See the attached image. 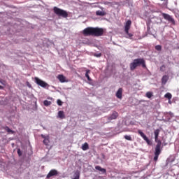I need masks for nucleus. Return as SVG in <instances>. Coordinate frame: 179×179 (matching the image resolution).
I'll return each mask as SVG.
<instances>
[{"label": "nucleus", "mask_w": 179, "mask_h": 179, "mask_svg": "<svg viewBox=\"0 0 179 179\" xmlns=\"http://www.w3.org/2000/svg\"><path fill=\"white\" fill-rule=\"evenodd\" d=\"M53 10H54V13L56 15H57L58 17H62L63 18L68 17L69 14H68L67 11H66L63 9H61V8H57V6H55L53 8Z\"/></svg>", "instance_id": "2"}, {"label": "nucleus", "mask_w": 179, "mask_h": 179, "mask_svg": "<svg viewBox=\"0 0 179 179\" xmlns=\"http://www.w3.org/2000/svg\"><path fill=\"white\" fill-rule=\"evenodd\" d=\"M126 34L128 36V38H129L131 39V38L133 37V34H129V32L128 33H126Z\"/></svg>", "instance_id": "32"}, {"label": "nucleus", "mask_w": 179, "mask_h": 179, "mask_svg": "<svg viewBox=\"0 0 179 179\" xmlns=\"http://www.w3.org/2000/svg\"><path fill=\"white\" fill-rule=\"evenodd\" d=\"M34 80L35 83H36V85L38 86H41L43 88L50 87V85L47 83L44 82L43 80L38 78V77H35Z\"/></svg>", "instance_id": "4"}, {"label": "nucleus", "mask_w": 179, "mask_h": 179, "mask_svg": "<svg viewBox=\"0 0 179 179\" xmlns=\"http://www.w3.org/2000/svg\"><path fill=\"white\" fill-rule=\"evenodd\" d=\"M57 79H58L59 81L61 82L62 83L66 82V80H65L66 78L64 76L63 74H59V75H58Z\"/></svg>", "instance_id": "15"}, {"label": "nucleus", "mask_w": 179, "mask_h": 179, "mask_svg": "<svg viewBox=\"0 0 179 179\" xmlns=\"http://www.w3.org/2000/svg\"><path fill=\"white\" fill-rule=\"evenodd\" d=\"M95 169L102 172L103 174H106V170L99 166H96Z\"/></svg>", "instance_id": "17"}, {"label": "nucleus", "mask_w": 179, "mask_h": 179, "mask_svg": "<svg viewBox=\"0 0 179 179\" xmlns=\"http://www.w3.org/2000/svg\"><path fill=\"white\" fill-rule=\"evenodd\" d=\"M83 34L85 36H93V27H87L83 29Z\"/></svg>", "instance_id": "6"}, {"label": "nucleus", "mask_w": 179, "mask_h": 179, "mask_svg": "<svg viewBox=\"0 0 179 179\" xmlns=\"http://www.w3.org/2000/svg\"><path fill=\"white\" fill-rule=\"evenodd\" d=\"M57 174H58L57 171L52 169L50 171H49L48 174L47 175V178L49 179L55 176H57Z\"/></svg>", "instance_id": "12"}, {"label": "nucleus", "mask_w": 179, "mask_h": 179, "mask_svg": "<svg viewBox=\"0 0 179 179\" xmlns=\"http://www.w3.org/2000/svg\"><path fill=\"white\" fill-rule=\"evenodd\" d=\"M119 117L118 112L113 111V113L107 117L108 122H111L112 120H116Z\"/></svg>", "instance_id": "7"}, {"label": "nucleus", "mask_w": 179, "mask_h": 179, "mask_svg": "<svg viewBox=\"0 0 179 179\" xmlns=\"http://www.w3.org/2000/svg\"><path fill=\"white\" fill-rule=\"evenodd\" d=\"M173 96L170 93L165 94L164 98H167L169 100H171Z\"/></svg>", "instance_id": "24"}, {"label": "nucleus", "mask_w": 179, "mask_h": 179, "mask_svg": "<svg viewBox=\"0 0 179 179\" xmlns=\"http://www.w3.org/2000/svg\"><path fill=\"white\" fill-rule=\"evenodd\" d=\"M57 104L59 106H62L63 105V102L60 99H58Z\"/></svg>", "instance_id": "31"}, {"label": "nucleus", "mask_w": 179, "mask_h": 179, "mask_svg": "<svg viewBox=\"0 0 179 179\" xmlns=\"http://www.w3.org/2000/svg\"><path fill=\"white\" fill-rule=\"evenodd\" d=\"M3 86L0 85V90H3Z\"/></svg>", "instance_id": "35"}, {"label": "nucleus", "mask_w": 179, "mask_h": 179, "mask_svg": "<svg viewBox=\"0 0 179 179\" xmlns=\"http://www.w3.org/2000/svg\"><path fill=\"white\" fill-rule=\"evenodd\" d=\"M17 153L18 156H20V157H21L22 155V151H20V148L17 149Z\"/></svg>", "instance_id": "30"}, {"label": "nucleus", "mask_w": 179, "mask_h": 179, "mask_svg": "<svg viewBox=\"0 0 179 179\" xmlns=\"http://www.w3.org/2000/svg\"><path fill=\"white\" fill-rule=\"evenodd\" d=\"M58 117H59V118H61L62 120L64 119V118H65V115H64V111L59 110V111L58 112Z\"/></svg>", "instance_id": "18"}, {"label": "nucleus", "mask_w": 179, "mask_h": 179, "mask_svg": "<svg viewBox=\"0 0 179 179\" xmlns=\"http://www.w3.org/2000/svg\"><path fill=\"white\" fill-rule=\"evenodd\" d=\"M124 138L129 141H132V137L128 135H124Z\"/></svg>", "instance_id": "26"}, {"label": "nucleus", "mask_w": 179, "mask_h": 179, "mask_svg": "<svg viewBox=\"0 0 179 179\" xmlns=\"http://www.w3.org/2000/svg\"><path fill=\"white\" fill-rule=\"evenodd\" d=\"M161 1H165V0H161Z\"/></svg>", "instance_id": "37"}, {"label": "nucleus", "mask_w": 179, "mask_h": 179, "mask_svg": "<svg viewBox=\"0 0 179 179\" xmlns=\"http://www.w3.org/2000/svg\"><path fill=\"white\" fill-rule=\"evenodd\" d=\"M161 146H162V142L161 141H159L158 144H157V146H155V157H154L155 162H157V159H159V157L161 154Z\"/></svg>", "instance_id": "3"}, {"label": "nucleus", "mask_w": 179, "mask_h": 179, "mask_svg": "<svg viewBox=\"0 0 179 179\" xmlns=\"http://www.w3.org/2000/svg\"><path fill=\"white\" fill-rule=\"evenodd\" d=\"M94 57H101V53L94 54Z\"/></svg>", "instance_id": "33"}, {"label": "nucleus", "mask_w": 179, "mask_h": 179, "mask_svg": "<svg viewBox=\"0 0 179 179\" xmlns=\"http://www.w3.org/2000/svg\"><path fill=\"white\" fill-rule=\"evenodd\" d=\"M43 104L45 106H50L51 105V101H49L48 100H45L43 101Z\"/></svg>", "instance_id": "25"}, {"label": "nucleus", "mask_w": 179, "mask_h": 179, "mask_svg": "<svg viewBox=\"0 0 179 179\" xmlns=\"http://www.w3.org/2000/svg\"><path fill=\"white\" fill-rule=\"evenodd\" d=\"M6 131L9 134H15V131L11 130L8 127H6Z\"/></svg>", "instance_id": "27"}, {"label": "nucleus", "mask_w": 179, "mask_h": 179, "mask_svg": "<svg viewBox=\"0 0 179 179\" xmlns=\"http://www.w3.org/2000/svg\"><path fill=\"white\" fill-rule=\"evenodd\" d=\"M74 178H72V179H79L80 177V172L79 171H76L73 176Z\"/></svg>", "instance_id": "19"}, {"label": "nucleus", "mask_w": 179, "mask_h": 179, "mask_svg": "<svg viewBox=\"0 0 179 179\" xmlns=\"http://www.w3.org/2000/svg\"><path fill=\"white\" fill-rule=\"evenodd\" d=\"M89 73H90V70H87L86 73H85V77L87 78V79L88 80L89 82H91L92 79H91L90 76H89Z\"/></svg>", "instance_id": "21"}, {"label": "nucleus", "mask_w": 179, "mask_h": 179, "mask_svg": "<svg viewBox=\"0 0 179 179\" xmlns=\"http://www.w3.org/2000/svg\"><path fill=\"white\" fill-rule=\"evenodd\" d=\"M159 132H160V129H157L154 131L155 141V142L157 143V145L159 144V141H160V140H158L159 139Z\"/></svg>", "instance_id": "11"}, {"label": "nucleus", "mask_w": 179, "mask_h": 179, "mask_svg": "<svg viewBox=\"0 0 179 179\" xmlns=\"http://www.w3.org/2000/svg\"><path fill=\"white\" fill-rule=\"evenodd\" d=\"M82 150L83 151L88 150H89V145L87 143H85L82 145Z\"/></svg>", "instance_id": "20"}, {"label": "nucleus", "mask_w": 179, "mask_h": 179, "mask_svg": "<svg viewBox=\"0 0 179 179\" xmlns=\"http://www.w3.org/2000/svg\"><path fill=\"white\" fill-rule=\"evenodd\" d=\"M96 15L97 16H104L106 13L104 11L98 10V11H96Z\"/></svg>", "instance_id": "22"}, {"label": "nucleus", "mask_w": 179, "mask_h": 179, "mask_svg": "<svg viewBox=\"0 0 179 179\" xmlns=\"http://www.w3.org/2000/svg\"><path fill=\"white\" fill-rule=\"evenodd\" d=\"M160 71H161L162 72H164V71H166V66L162 65V66L160 67Z\"/></svg>", "instance_id": "29"}, {"label": "nucleus", "mask_w": 179, "mask_h": 179, "mask_svg": "<svg viewBox=\"0 0 179 179\" xmlns=\"http://www.w3.org/2000/svg\"><path fill=\"white\" fill-rule=\"evenodd\" d=\"M168 80H169L168 76H166V75L164 76L162 78V84L166 85V83L168 82Z\"/></svg>", "instance_id": "16"}, {"label": "nucleus", "mask_w": 179, "mask_h": 179, "mask_svg": "<svg viewBox=\"0 0 179 179\" xmlns=\"http://www.w3.org/2000/svg\"><path fill=\"white\" fill-rule=\"evenodd\" d=\"M104 34V30L102 28H93V36L99 37Z\"/></svg>", "instance_id": "5"}, {"label": "nucleus", "mask_w": 179, "mask_h": 179, "mask_svg": "<svg viewBox=\"0 0 179 179\" xmlns=\"http://www.w3.org/2000/svg\"><path fill=\"white\" fill-rule=\"evenodd\" d=\"M138 134L141 136V138H143V140L148 143V145H150V141L145 134H143V132L141 130H138Z\"/></svg>", "instance_id": "10"}, {"label": "nucleus", "mask_w": 179, "mask_h": 179, "mask_svg": "<svg viewBox=\"0 0 179 179\" xmlns=\"http://www.w3.org/2000/svg\"><path fill=\"white\" fill-rule=\"evenodd\" d=\"M141 65L143 66V68H146L145 60H144L143 58L136 59L132 63L130 64V70L134 71Z\"/></svg>", "instance_id": "1"}, {"label": "nucleus", "mask_w": 179, "mask_h": 179, "mask_svg": "<svg viewBox=\"0 0 179 179\" xmlns=\"http://www.w3.org/2000/svg\"><path fill=\"white\" fill-rule=\"evenodd\" d=\"M41 137L42 138H43V145H45V146L48 147L50 146V136L47 135H44V134H41Z\"/></svg>", "instance_id": "8"}, {"label": "nucleus", "mask_w": 179, "mask_h": 179, "mask_svg": "<svg viewBox=\"0 0 179 179\" xmlns=\"http://www.w3.org/2000/svg\"><path fill=\"white\" fill-rule=\"evenodd\" d=\"M131 23V20H127L126 25H124V32L128 34V31L130 29Z\"/></svg>", "instance_id": "13"}, {"label": "nucleus", "mask_w": 179, "mask_h": 179, "mask_svg": "<svg viewBox=\"0 0 179 179\" xmlns=\"http://www.w3.org/2000/svg\"><path fill=\"white\" fill-rule=\"evenodd\" d=\"M153 94L152 92H148L147 93H145V96H147V98L150 99L151 97H152Z\"/></svg>", "instance_id": "23"}, {"label": "nucleus", "mask_w": 179, "mask_h": 179, "mask_svg": "<svg viewBox=\"0 0 179 179\" xmlns=\"http://www.w3.org/2000/svg\"><path fill=\"white\" fill-rule=\"evenodd\" d=\"M155 48L159 52L162 50V46L160 45H155Z\"/></svg>", "instance_id": "28"}, {"label": "nucleus", "mask_w": 179, "mask_h": 179, "mask_svg": "<svg viewBox=\"0 0 179 179\" xmlns=\"http://www.w3.org/2000/svg\"><path fill=\"white\" fill-rule=\"evenodd\" d=\"M169 103H171V101H169Z\"/></svg>", "instance_id": "36"}, {"label": "nucleus", "mask_w": 179, "mask_h": 179, "mask_svg": "<svg viewBox=\"0 0 179 179\" xmlns=\"http://www.w3.org/2000/svg\"><path fill=\"white\" fill-rule=\"evenodd\" d=\"M162 17L168 22H171L173 24H175V20L170 15L162 13Z\"/></svg>", "instance_id": "9"}, {"label": "nucleus", "mask_w": 179, "mask_h": 179, "mask_svg": "<svg viewBox=\"0 0 179 179\" xmlns=\"http://www.w3.org/2000/svg\"><path fill=\"white\" fill-rule=\"evenodd\" d=\"M147 26H148V30H150V26H149V24H148V23H147Z\"/></svg>", "instance_id": "34"}, {"label": "nucleus", "mask_w": 179, "mask_h": 179, "mask_svg": "<svg viewBox=\"0 0 179 179\" xmlns=\"http://www.w3.org/2000/svg\"><path fill=\"white\" fill-rule=\"evenodd\" d=\"M116 97L119 99L122 98V88H119V90L117 91Z\"/></svg>", "instance_id": "14"}]
</instances>
